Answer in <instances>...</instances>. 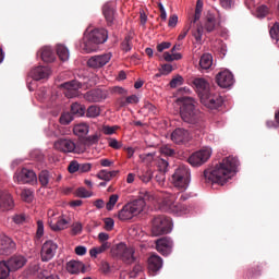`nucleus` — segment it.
Segmentation results:
<instances>
[{"instance_id":"f257e3e1","label":"nucleus","mask_w":279,"mask_h":279,"mask_svg":"<svg viewBox=\"0 0 279 279\" xmlns=\"http://www.w3.org/2000/svg\"><path fill=\"white\" fill-rule=\"evenodd\" d=\"M236 167H239V159L236 157H226L215 167L203 171L201 182L207 184H218L222 186L231 178V173H235Z\"/></svg>"},{"instance_id":"f03ea898","label":"nucleus","mask_w":279,"mask_h":279,"mask_svg":"<svg viewBox=\"0 0 279 279\" xmlns=\"http://www.w3.org/2000/svg\"><path fill=\"white\" fill-rule=\"evenodd\" d=\"M192 84L194 88H196V93L198 95V98H201V102L203 106L211 110L218 109L222 106V97L218 94L213 93L208 81L202 77H196L192 81Z\"/></svg>"},{"instance_id":"7ed1b4c3","label":"nucleus","mask_w":279,"mask_h":279,"mask_svg":"<svg viewBox=\"0 0 279 279\" xmlns=\"http://www.w3.org/2000/svg\"><path fill=\"white\" fill-rule=\"evenodd\" d=\"M203 8H204V2L202 0H197L196 9L194 11V17L192 22H190V27H192V36L197 43L202 41V36L204 35V28L207 34H210L214 31H216L218 27L217 19H215L213 14L207 15L204 26L197 23V21L201 20Z\"/></svg>"},{"instance_id":"20e7f679","label":"nucleus","mask_w":279,"mask_h":279,"mask_svg":"<svg viewBox=\"0 0 279 279\" xmlns=\"http://www.w3.org/2000/svg\"><path fill=\"white\" fill-rule=\"evenodd\" d=\"M178 101L181 102L180 116L181 119L196 128L204 126V113L196 108V101L192 97L181 96Z\"/></svg>"},{"instance_id":"39448f33","label":"nucleus","mask_w":279,"mask_h":279,"mask_svg":"<svg viewBox=\"0 0 279 279\" xmlns=\"http://www.w3.org/2000/svg\"><path fill=\"white\" fill-rule=\"evenodd\" d=\"M109 34L106 28H94L86 35L81 43V50L85 53H92L97 50V46L108 41Z\"/></svg>"},{"instance_id":"423d86ee","label":"nucleus","mask_w":279,"mask_h":279,"mask_svg":"<svg viewBox=\"0 0 279 279\" xmlns=\"http://www.w3.org/2000/svg\"><path fill=\"white\" fill-rule=\"evenodd\" d=\"M145 203L143 199H135L128 203L120 209L118 218L120 221H130L132 218L138 216L144 211Z\"/></svg>"},{"instance_id":"0eeeda50","label":"nucleus","mask_w":279,"mask_h":279,"mask_svg":"<svg viewBox=\"0 0 279 279\" xmlns=\"http://www.w3.org/2000/svg\"><path fill=\"white\" fill-rule=\"evenodd\" d=\"M191 183V170L187 166L180 165L172 173V185L181 192L186 191Z\"/></svg>"},{"instance_id":"6e6552de","label":"nucleus","mask_w":279,"mask_h":279,"mask_svg":"<svg viewBox=\"0 0 279 279\" xmlns=\"http://www.w3.org/2000/svg\"><path fill=\"white\" fill-rule=\"evenodd\" d=\"M111 254H113L114 257H118L126 265H133L136 260V257L134 255L135 248L132 246H128L125 243H120L113 246V248H111Z\"/></svg>"},{"instance_id":"1a4fd4ad","label":"nucleus","mask_w":279,"mask_h":279,"mask_svg":"<svg viewBox=\"0 0 279 279\" xmlns=\"http://www.w3.org/2000/svg\"><path fill=\"white\" fill-rule=\"evenodd\" d=\"M159 210L174 215H183L186 211V206L181 203H175L173 195L166 194L162 201L159 202Z\"/></svg>"},{"instance_id":"9d476101","label":"nucleus","mask_w":279,"mask_h":279,"mask_svg":"<svg viewBox=\"0 0 279 279\" xmlns=\"http://www.w3.org/2000/svg\"><path fill=\"white\" fill-rule=\"evenodd\" d=\"M173 223L167 216H157L153 220V235L160 236L162 234H169Z\"/></svg>"},{"instance_id":"9b49d317","label":"nucleus","mask_w":279,"mask_h":279,"mask_svg":"<svg viewBox=\"0 0 279 279\" xmlns=\"http://www.w3.org/2000/svg\"><path fill=\"white\" fill-rule=\"evenodd\" d=\"M53 147L63 154H80L83 149H80L75 142L71 138H59L54 142Z\"/></svg>"},{"instance_id":"f8f14e48","label":"nucleus","mask_w":279,"mask_h":279,"mask_svg":"<svg viewBox=\"0 0 279 279\" xmlns=\"http://www.w3.org/2000/svg\"><path fill=\"white\" fill-rule=\"evenodd\" d=\"M213 150L210 148H203L191 155L187 159L190 166L201 167L209 160Z\"/></svg>"},{"instance_id":"ddd939ff","label":"nucleus","mask_w":279,"mask_h":279,"mask_svg":"<svg viewBox=\"0 0 279 279\" xmlns=\"http://www.w3.org/2000/svg\"><path fill=\"white\" fill-rule=\"evenodd\" d=\"M110 60H112L111 52L96 54L90 57L88 61H86V65L93 70H100L102 66H106L110 62Z\"/></svg>"},{"instance_id":"4468645a","label":"nucleus","mask_w":279,"mask_h":279,"mask_svg":"<svg viewBox=\"0 0 279 279\" xmlns=\"http://www.w3.org/2000/svg\"><path fill=\"white\" fill-rule=\"evenodd\" d=\"M13 181L21 184H32L37 181V175L35 171L23 168L21 170H16L15 174L13 175Z\"/></svg>"},{"instance_id":"2eb2a0df","label":"nucleus","mask_w":279,"mask_h":279,"mask_svg":"<svg viewBox=\"0 0 279 279\" xmlns=\"http://www.w3.org/2000/svg\"><path fill=\"white\" fill-rule=\"evenodd\" d=\"M58 244L52 240L46 241L40 251L41 260L45 263L51 262L57 255Z\"/></svg>"},{"instance_id":"dca6fc26","label":"nucleus","mask_w":279,"mask_h":279,"mask_svg":"<svg viewBox=\"0 0 279 279\" xmlns=\"http://www.w3.org/2000/svg\"><path fill=\"white\" fill-rule=\"evenodd\" d=\"M102 15H105L107 26L112 27L117 22V8L113 2H107L102 5Z\"/></svg>"},{"instance_id":"f3484780","label":"nucleus","mask_w":279,"mask_h":279,"mask_svg":"<svg viewBox=\"0 0 279 279\" xmlns=\"http://www.w3.org/2000/svg\"><path fill=\"white\" fill-rule=\"evenodd\" d=\"M171 141L177 145H185L191 141V133L186 129H175L171 133Z\"/></svg>"},{"instance_id":"a211bd4d","label":"nucleus","mask_w":279,"mask_h":279,"mask_svg":"<svg viewBox=\"0 0 279 279\" xmlns=\"http://www.w3.org/2000/svg\"><path fill=\"white\" fill-rule=\"evenodd\" d=\"M216 84H218L220 88L231 87L234 84V76L228 70L219 72L218 75H216Z\"/></svg>"},{"instance_id":"6ab92c4d","label":"nucleus","mask_w":279,"mask_h":279,"mask_svg":"<svg viewBox=\"0 0 279 279\" xmlns=\"http://www.w3.org/2000/svg\"><path fill=\"white\" fill-rule=\"evenodd\" d=\"M16 244L11 238L0 235V255L8 256L14 253Z\"/></svg>"},{"instance_id":"aec40b11","label":"nucleus","mask_w":279,"mask_h":279,"mask_svg":"<svg viewBox=\"0 0 279 279\" xmlns=\"http://www.w3.org/2000/svg\"><path fill=\"white\" fill-rule=\"evenodd\" d=\"M81 86V83L76 80L63 83L62 88H64V96H66L68 99L77 97Z\"/></svg>"},{"instance_id":"412c9836","label":"nucleus","mask_w":279,"mask_h":279,"mask_svg":"<svg viewBox=\"0 0 279 279\" xmlns=\"http://www.w3.org/2000/svg\"><path fill=\"white\" fill-rule=\"evenodd\" d=\"M156 244L158 253L162 256H169L173 248V241L170 238L158 239Z\"/></svg>"},{"instance_id":"4be33fe9","label":"nucleus","mask_w":279,"mask_h":279,"mask_svg":"<svg viewBox=\"0 0 279 279\" xmlns=\"http://www.w3.org/2000/svg\"><path fill=\"white\" fill-rule=\"evenodd\" d=\"M26 263V257L22 255H13L12 257H9L8 260H4V265L15 271L22 269Z\"/></svg>"},{"instance_id":"5701e85b","label":"nucleus","mask_w":279,"mask_h":279,"mask_svg":"<svg viewBox=\"0 0 279 279\" xmlns=\"http://www.w3.org/2000/svg\"><path fill=\"white\" fill-rule=\"evenodd\" d=\"M162 268V258L157 254H153L148 258V271L150 275L156 276Z\"/></svg>"},{"instance_id":"b1692460","label":"nucleus","mask_w":279,"mask_h":279,"mask_svg":"<svg viewBox=\"0 0 279 279\" xmlns=\"http://www.w3.org/2000/svg\"><path fill=\"white\" fill-rule=\"evenodd\" d=\"M14 207V201L11 194L7 190H0V209L2 211H8Z\"/></svg>"},{"instance_id":"393cba45","label":"nucleus","mask_w":279,"mask_h":279,"mask_svg":"<svg viewBox=\"0 0 279 279\" xmlns=\"http://www.w3.org/2000/svg\"><path fill=\"white\" fill-rule=\"evenodd\" d=\"M84 99L89 102H100L106 99V93L101 89H90L85 93Z\"/></svg>"},{"instance_id":"a878e982","label":"nucleus","mask_w":279,"mask_h":279,"mask_svg":"<svg viewBox=\"0 0 279 279\" xmlns=\"http://www.w3.org/2000/svg\"><path fill=\"white\" fill-rule=\"evenodd\" d=\"M31 75L34 81L47 80L50 76L49 66H36L32 70Z\"/></svg>"},{"instance_id":"bb28decb","label":"nucleus","mask_w":279,"mask_h":279,"mask_svg":"<svg viewBox=\"0 0 279 279\" xmlns=\"http://www.w3.org/2000/svg\"><path fill=\"white\" fill-rule=\"evenodd\" d=\"M37 56L41 58L45 63H52L56 59L52 48L45 46L38 50Z\"/></svg>"},{"instance_id":"cd10ccee","label":"nucleus","mask_w":279,"mask_h":279,"mask_svg":"<svg viewBox=\"0 0 279 279\" xmlns=\"http://www.w3.org/2000/svg\"><path fill=\"white\" fill-rule=\"evenodd\" d=\"M84 264L80 260H69L66 263V271L71 275H78L80 272H84Z\"/></svg>"},{"instance_id":"c85d7f7f","label":"nucleus","mask_w":279,"mask_h":279,"mask_svg":"<svg viewBox=\"0 0 279 279\" xmlns=\"http://www.w3.org/2000/svg\"><path fill=\"white\" fill-rule=\"evenodd\" d=\"M56 174L50 173L48 170H43L38 174V181H40V184L43 187H47L50 183H53Z\"/></svg>"},{"instance_id":"c756f323","label":"nucleus","mask_w":279,"mask_h":279,"mask_svg":"<svg viewBox=\"0 0 279 279\" xmlns=\"http://www.w3.org/2000/svg\"><path fill=\"white\" fill-rule=\"evenodd\" d=\"M89 132V125L87 123H80L73 126V134L77 137H83Z\"/></svg>"},{"instance_id":"7c9ffc66","label":"nucleus","mask_w":279,"mask_h":279,"mask_svg":"<svg viewBox=\"0 0 279 279\" xmlns=\"http://www.w3.org/2000/svg\"><path fill=\"white\" fill-rule=\"evenodd\" d=\"M56 53L63 62L70 59V50H68V48L62 44H58V46H56Z\"/></svg>"},{"instance_id":"2f4dec72","label":"nucleus","mask_w":279,"mask_h":279,"mask_svg":"<svg viewBox=\"0 0 279 279\" xmlns=\"http://www.w3.org/2000/svg\"><path fill=\"white\" fill-rule=\"evenodd\" d=\"M118 173H119L118 170H113V171L101 170L97 173V178L102 181L110 182V180H112L114 177H117Z\"/></svg>"},{"instance_id":"473e14b6","label":"nucleus","mask_w":279,"mask_h":279,"mask_svg":"<svg viewBox=\"0 0 279 279\" xmlns=\"http://www.w3.org/2000/svg\"><path fill=\"white\" fill-rule=\"evenodd\" d=\"M198 65L202 70H209L210 66H213V56L209 53H205L201 57V61L198 62Z\"/></svg>"},{"instance_id":"72a5a7b5","label":"nucleus","mask_w":279,"mask_h":279,"mask_svg":"<svg viewBox=\"0 0 279 279\" xmlns=\"http://www.w3.org/2000/svg\"><path fill=\"white\" fill-rule=\"evenodd\" d=\"M137 178H140L141 182L148 183L151 182L154 178V172L150 169H144L137 172Z\"/></svg>"},{"instance_id":"f704fd0d","label":"nucleus","mask_w":279,"mask_h":279,"mask_svg":"<svg viewBox=\"0 0 279 279\" xmlns=\"http://www.w3.org/2000/svg\"><path fill=\"white\" fill-rule=\"evenodd\" d=\"M140 195V199L136 201L144 202V205H146V202L153 203L156 201V195L147 190H141Z\"/></svg>"},{"instance_id":"c9c22d12","label":"nucleus","mask_w":279,"mask_h":279,"mask_svg":"<svg viewBox=\"0 0 279 279\" xmlns=\"http://www.w3.org/2000/svg\"><path fill=\"white\" fill-rule=\"evenodd\" d=\"M66 226H68V221H66L65 218H62V217H60V218L58 219V221H56V222H50V228H51V230H53V231H62V230H65Z\"/></svg>"},{"instance_id":"e433bc0d","label":"nucleus","mask_w":279,"mask_h":279,"mask_svg":"<svg viewBox=\"0 0 279 279\" xmlns=\"http://www.w3.org/2000/svg\"><path fill=\"white\" fill-rule=\"evenodd\" d=\"M71 114L83 117L85 114V107L78 102H73L71 106Z\"/></svg>"},{"instance_id":"4c0bfd02","label":"nucleus","mask_w":279,"mask_h":279,"mask_svg":"<svg viewBox=\"0 0 279 279\" xmlns=\"http://www.w3.org/2000/svg\"><path fill=\"white\" fill-rule=\"evenodd\" d=\"M10 267L7 266L5 260H0V279H7L10 272H13Z\"/></svg>"},{"instance_id":"58836bf2","label":"nucleus","mask_w":279,"mask_h":279,"mask_svg":"<svg viewBox=\"0 0 279 279\" xmlns=\"http://www.w3.org/2000/svg\"><path fill=\"white\" fill-rule=\"evenodd\" d=\"M86 118H98L100 117V107L89 106L88 109H85Z\"/></svg>"},{"instance_id":"ea45409f","label":"nucleus","mask_w":279,"mask_h":279,"mask_svg":"<svg viewBox=\"0 0 279 279\" xmlns=\"http://www.w3.org/2000/svg\"><path fill=\"white\" fill-rule=\"evenodd\" d=\"M163 60H166V62H173V61H178V60H182V54L180 53H173V52H163Z\"/></svg>"},{"instance_id":"a19ab883","label":"nucleus","mask_w":279,"mask_h":279,"mask_svg":"<svg viewBox=\"0 0 279 279\" xmlns=\"http://www.w3.org/2000/svg\"><path fill=\"white\" fill-rule=\"evenodd\" d=\"M121 126L119 125H113V126H110V125H102V134L107 135V136H110V135H113L117 133L118 130H120Z\"/></svg>"},{"instance_id":"79ce46f5","label":"nucleus","mask_w":279,"mask_h":279,"mask_svg":"<svg viewBox=\"0 0 279 279\" xmlns=\"http://www.w3.org/2000/svg\"><path fill=\"white\" fill-rule=\"evenodd\" d=\"M75 195L80 198H89L93 196V193L86 190L84 186L77 187Z\"/></svg>"},{"instance_id":"37998d69","label":"nucleus","mask_w":279,"mask_h":279,"mask_svg":"<svg viewBox=\"0 0 279 279\" xmlns=\"http://www.w3.org/2000/svg\"><path fill=\"white\" fill-rule=\"evenodd\" d=\"M74 120V117L70 112H64L62 116H60V124L68 125Z\"/></svg>"},{"instance_id":"c03bdc74","label":"nucleus","mask_w":279,"mask_h":279,"mask_svg":"<svg viewBox=\"0 0 279 279\" xmlns=\"http://www.w3.org/2000/svg\"><path fill=\"white\" fill-rule=\"evenodd\" d=\"M21 198H23L24 202L31 204L34 199V194L32 190H23L21 192Z\"/></svg>"},{"instance_id":"a18cd8bd","label":"nucleus","mask_w":279,"mask_h":279,"mask_svg":"<svg viewBox=\"0 0 279 279\" xmlns=\"http://www.w3.org/2000/svg\"><path fill=\"white\" fill-rule=\"evenodd\" d=\"M157 167L159 172H167V169L169 168V161L167 158H159L157 161Z\"/></svg>"},{"instance_id":"49530a36","label":"nucleus","mask_w":279,"mask_h":279,"mask_svg":"<svg viewBox=\"0 0 279 279\" xmlns=\"http://www.w3.org/2000/svg\"><path fill=\"white\" fill-rule=\"evenodd\" d=\"M122 50L124 52H130L132 50V37L131 36L124 37V40L122 41Z\"/></svg>"},{"instance_id":"de8ad7c7","label":"nucleus","mask_w":279,"mask_h":279,"mask_svg":"<svg viewBox=\"0 0 279 279\" xmlns=\"http://www.w3.org/2000/svg\"><path fill=\"white\" fill-rule=\"evenodd\" d=\"M160 150H161V155L163 157H166V159H167V157H174L175 156V150L173 148H170L168 145L162 146Z\"/></svg>"},{"instance_id":"09e8293b","label":"nucleus","mask_w":279,"mask_h":279,"mask_svg":"<svg viewBox=\"0 0 279 279\" xmlns=\"http://www.w3.org/2000/svg\"><path fill=\"white\" fill-rule=\"evenodd\" d=\"M270 37L276 41H279V23H275L269 31Z\"/></svg>"},{"instance_id":"8fccbe9b","label":"nucleus","mask_w":279,"mask_h":279,"mask_svg":"<svg viewBox=\"0 0 279 279\" xmlns=\"http://www.w3.org/2000/svg\"><path fill=\"white\" fill-rule=\"evenodd\" d=\"M118 199H119L118 195H116V194L111 195L109 198V203H107V205H106L107 210L112 211V209L114 208V206L118 203Z\"/></svg>"},{"instance_id":"3c124183","label":"nucleus","mask_w":279,"mask_h":279,"mask_svg":"<svg viewBox=\"0 0 279 279\" xmlns=\"http://www.w3.org/2000/svg\"><path fill=\"white\" fill-rule=\"evenodd\" d=\"M12 221L15 225H23L24 222H26V215L16 214L15 216L12 217Z\"/></svg>"},{"instance_id":"603ef678","label":"nucleus","mask_w":279,"mask_h":279,"mask_svg":"<svg viewBox=\"0 0 279 279\" xmlns=\"http://www.w3.org/2000/svg\"><path fill=\"white\" fill-rule=\"evenodd\" d=\"M109 147L113 148L114 150H120L122 148V143L118 142L117 138L109 137Z\"/></svg>"},{"instance_id":"864d4df0","label":"nucleus","mask_w":279,"mask_h":279,"mask_svg":"<svg viewBox=\"0 0 279 279\" xmlns=\"http://www.w3.org/2000/svg\"><path fill=\"white\" fill-rule=\"evenodd\" d=\"M256 12H257V16L263 19L268 15L269 8L267 5H262V7L257 8Z\"/></svg>"},{"instance_id":"5fc2aeb1","label":"nucleus","mask_w":279,"mask_h":279,"mask_svg":"<svg viewBox=\"0 0 279 279\" xmlns=\"http://www.w3.org/2000/svg\"><path fill=\"white\" fill-rule=\"evenodd\" d=\"M144 110L148 111V114H157L158 113V109L155 105H153L151 102H146L144 106Z\"/></svg>"},{"instance_id":"6e6d98bb","label":"nucleus","mask_w":279,"mask_h":279,"mask_svg":"<svg viewBox=\"0 0 279 279\" xmlns=\"http://www.w3.org/2000/svg\"><path fill=\"white\" fill-rule=\"evenodd\" d=\"M80 163L76 160H72L71 163H69L68 171L69 173H76L78 172Z\"/></svg>"},{"instance_id":"4d7b16f0","label":"nucleus","mask_w":279,"mask_h":279,"mask_svg":"<svg viewBox=\"0 0 279 279\" xmlns=\"http://www.w3.org/2000/svg\"><path fill=\"white\" fill-rule=\"evenodd\" d=\"M183 84V77L182 76H175L170 81V87L177 88L178 86H182Z\"/></svg>"},{"instance_id":"13d9d810","label":"nucleus","mask_w":279,"mask_h":279,"mask_svg":"<svg viewBox=\"0 0 279 279\" xmlns=\"http://www.w3.org/2000/svg\"><path fill=\"white\" fill-rule=\"evenodd\" d=\"M161 74L169 75L171 72H173V66L170 63H163L161 65V70H159Z\"/></svg>"},{"instance_id":"bf43d9fd","label":"nucleus","mask_w":279,"mask_h":279,"mask_svg":"<svg viewBox=\"0 0 279 279\" xmlns=\"http://www.w3.org/2000/svg\"><path fill=\"white\" fill-rule=\"evenodd\" d=\"M44 236V222L37 221L36 239L40 240Z\"/></svg>"},{"instance_id":"052dcab7","label":"nucleus","mask_w":279,"mask_h":279,"mask_svg":"<svg viewBox=\"0 0 279 279\" xmlns=\"http://www.w3.org/2000/svg\"><path fill=\"white\" fill-rule=\"evenodd\" d=\"M114 228V220L113 218H106L105 219V230L112 231Z\"/></svg>"},{"instance_id":"680f3d73","label":"nucleus","mask_w":279,"mask_h":279,"mask_svg":"<svg viewBox=\"0 0 279 279\" xmlns=\"http://www.w3.org/2000/svg\"><path fill=\"white\" fill-rule=\"evenodd\" d=\"M155 181H157L159 185H163L166 181V172L159 171L157 175H155Z\"/></svg>"},{"instance_id":"e2e57ef3","label":"nucleus","mask_w":279,"mask_h":279,"mask_svg":"<svg viewBox=\"0 0 279 279\" xmlns=\"http://www.w3.org/2000/svg\"><path fill=\"white\" fill-rule=\"evenodd\" d=\"M250 274H251V278H256V277L260 276L262 275V267L260 266H255V267L251 268Z\"/></svg>"},{"instance_id":"0e129e2a","label":"nucleus","mask_w":279,"mask_h":279,"mask_svg":"<svg viewBox=\"0 0 279 279\" xmlns=\"http://www.w3.org/2000/svg\"><path fill=\"white\" fill-rule=\"evenodd\" d=\"M81 231H83V226L80 222H75V223L72 225L73 235L81 234Z\"/></svg>"},{"instance_id":"69168bd1","label":"nucleus","mask_w":279,"mask_h":279,"mask_svg":"<svg viewBox=\"0 0 279 279\" xmlns=\"http://www.w3.org/2000/svg\"><path fill=\"white\" fill-rule=\"evenodd\" d=\"M92 170V163H80L78 172L80 173H87Z\"/></svg>"},{"instance_id":"338daca9","label":"nucleus","mask_w":279,"mask_h":279,"mask_svg":"<svg viewBox=\"0 0 279 279\" xmlns=\"http://www.w3.org/2000/svg\"><path fill=\"white\" fill-rule=\"evenodd\" d=\"M170 47H171V44H170V43L163 41V43H161V44H158L157 50H158L159 53H161L162 51H165V50H167V49H170Z\"/></svg>"},{"instance_id":"774afa93","label":"nucleus","mask_w":279,"mask_h":279,"mask_svg":"<svg viewBox=\"0 0 279 279\" xmlns=\"http://www.w3.org/2000/svg\"><path fill=\"white\" fill-rule=\"evenodd\" d=\"M109 248H110L109 242H105V243L101 244V246L95 247V248H93V250H95V251L99 252L100 254H102V253H105L106 251H108Z\"/></svg>"}]
</instances>
